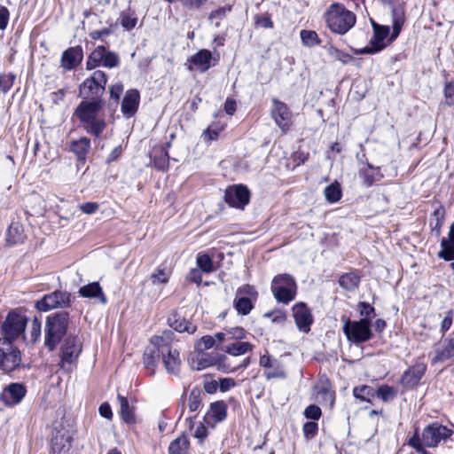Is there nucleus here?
Instances as JSON below:
<instances>
[{
    "label": "nucleus",
    "mask_w": 454,
    "mask_h": 454,
    "mask_svg": "<svg viewBox=\"0 0 454 454\" xmlns=\"http://www.w3.org/2000/svg\"><path fill=\"white\" fill-rule=\"evenodd\" d=\"M452 434L453 431L450 428L435 421L428 424L421 433L416 427L413 435L408 441V445L418 453L428 454L427 448H436L445 444Z\"/></svg>",
    "instance_id": "nucleus-1"
},
{
    "label": "nucleus",
    "mask_w": 454,
    "mask_h": 454,
    "mask_svg": "<svg viewBox=\"0 0 454 454\" xmlns=\"http://www.w3.org/2000/svg\"><path fill=\"white\" fill-rule=\"evenodd\" d=\"M102 106L101 101H82L74 112L82 127L96 137H100L106 127L105 119L98 116Z\"/></svg>",
    "instance_id": "nucleus-2"
},
{
    "label": "nucleus",
    "mask_w": 454,
    "mask_h": 454,
    "mask_svg": "<svg viewBox=\"0 0 454 454\" xmlns=\"http://www.w3.org/2000/svg\"><path fill=\"white\" fill-rule=\"evenodd\" d=\"M328 28L335 34L345 35L356 24V15L341 4H332L325 13Z\"/></svg>",
    "instance_id": "nucleus-3"
},
{
    "label": "nucleus",
    "mask_w": 454,
    "mask_h": 454,
    "mask_svg": "<svg viewBox=\"0 0 454 454\" xmlns=\"http://www.w3.org/2000/svg\"><path fill=\"white\" fill-rule=\"evenodd\" d=\"M69 324V313L59 311L50 315L46 319L44 345L50 351L55 349L66 335Z\"/></svg>",
    "instance_id": "nucleus-4"
},
{
    "label": "nucleus",
    "mask_w": 454,
    "mask_h": 454,
    "mask_svg": "<svg viewBox=\"0 0 454 454\" xmlns=\"http://www.w3.org/2000/svg\"><path fill=\"white\" fill-rule=\"evenodd\" d=\"M107 76L104 71L96 70L91 76L85 79L80 85V96L84 99L83 101H101Z\"/></svg>",
    "instance_id": "nucleus-5"
},
{
    "label": "nucleus",
    "mask_w": 454,
    "mask_h": 454,
    "mask_svg": "<svg viewBox=\"0 0 454 454\" xmlns=\"http://www.w3.org/2000/svg\"><path fill=\"white\" fill-rule=\"evenodd\" d=\"M27 323V318L22 313L17 311L9 312L2 326L4 337L1 339L11 342L19 338L25 340Z\"/></svg>",
    "instance_id": "nucleus-6"
},
{
    "label": "nucleus",
    "mask_w": 454,
    "mask_h": 454,
    "mask_svg": "<svg viewBox=\"0 0 454 454\" xmlns=\"http://www.w3.org/2000/svg\"><path fill=\"white\" fill-rule=\"evenodd\" d=\"M296 283L289 274L276 276L271 284V291L278 302L288 303L293 301L296 294Z\"/></svg>",
    "instance_id": "nucleus-7"
},
{
    "label": "nucleus",
    "mask_w": 454,
    "mask_h": 454,
    "mask_svg": "<svg viewBox=\"0 0 454 454\" xmlns=\"http://www.w3.org/2000/svg\"><path fill=\"white\" fill-rule=\"evenodd\" d=\"M343 332L347 339L353 343H364L372 337L369 318H361L358 321L347 320L343 325Z\"/></svg>",
    "instance_id": "nucleus-8"
},
{
    "label": "nucleus",
    "mask_w": 454,
    "mask_h": 454,
    "mask_svg": "<svg viewBox=\"0 0 454 454\" xmlns=\"http://www.w3.org/2000/svg\"><path fill=\"white\" fill-rule=\"evenodd\" d=\"M120 57L114 51H107L105 46H98L88 57L86 68L94 69L97 67L114 68L120 65Z\"/></svg>",
    "instance_id": "nucleus-9"
},
{
    "label": "nucleus",
    "mask_w": 454,
    "mask_h": 454,
    "mask_svg": "<svg viewBox=\"0 0 454 454\" xmlns=\"http://www.w3.org/2000/svg\"><path fill=\"white\" fill-rule=\"evenodd\" d=\"M21 363V353L12 342L0 339V370L11 372Z\"/></svg>",
    "instance_id": "nucleus-10"
},
{
    "label": "nucleus",
    "mask_w": 454,
    "mask_h": 454,
    "mask_svg": "<svg viewBox=\"0 0 454 454\" xmlns=\"http://www.w3.org/2000/svg\"><path fill=\"white\" fill-rule=\"evenodd\" d=\"M70 297L71 294L69 293L54 291L49 294H45L40 301H36L35 307L41 311L64 308L69 305Z\"/></svg>",
    "instance_id": "nucleus-11"
},
{
    "label": "nucleus",
    "mask_w": 454,
    "mask_h": 454,
    "mask_svg": "<svg viewBox=\"0 0 454 454\" xmlns=\"http://www.w3.org/2000/svg\"><path fill=\"white\" fill-rule=\"evenodd\" d=\"M270 114L283 132H286L289 129L292 123V114L284 102L273 98Z\"/></svg>",
    "instance_id": "nucleus-12"
},
{
    "label": "nucleus",
    "mask_w": 454,
    "mask_h": 454,
    "mask_svg": "<svg viewBox=\"0 0 454 454\" xmlns=\"http://www.w3.org/2000/svg\"><path fill=\"white\" fill-rule=\"evenodd\" d=\"M372 25L373 27V37L371 39L372 46H367L360 50L359 53L361 54H374L385 47L383 41L389 35V27L379 25L373 20L372 21Z\"/></svg>",
    "instance_id": "nucleus-13"
},
{
    "label": "nucleus",
    "mask_w": 454,
    "mask_h": 454,
    "mask_svg": "<svg viewBox=\"0 0 454 454\" xmlns=\"http://www.w3.org/2000/svg\"><path fill=\"white\" fill-rule=\"evenodd\" d=\"M250 193L248 189L243 185H236L226 189L224 200L231 207L244 208L249 202Z\"/></svg>",
    "instance_id": "nucleus-14"
},
{
    "label": "nucleus",
    "mask_w": 454,
    "mask_h": 454,
    "mask_svg": "<svg viewBox=\"0 0 454 454\" xmlns=\"http://www.w3.org/2000/svg\"><path fill=\"white\" fill-rule=\"evenodd\" d=\"M81 350L82 347L78 338L74 336L67 337L61 346V366L64 367L65 364H73L77 359Z\"/></svg>",
    "instance_id": "nucleus-15"
},
{
    "label": "nucleus",
    "mask_w": 454,
    "mask_h": 454,
    "mask_svg": "<svg viewBox=\"0 0 454 454\" xmlns=\"http://www.w3.org/2000/svg\"><path fill=\"white\" fill-rule=\"evenodd\" d=\"M220 59L219 53L214 55L208 50H200L197 53L192 55L190 59V62L200 72L205 73L211 67H215L218 64Z\"/></svg>",
    "instance_id": "nucleus-16"
},
{
    "label": "nucleus",
    "mask_w": 454,
    "mask_h": 454,
    "mask_svg": "<svg viewBox=\"0 0 454 454\" xmlns=\"http://www.w3.org/2000/svg\"><path fill=\"white\" fill-rule=\"evenodd\" d=\"M426 370L427 365L423 363L414 364L403 372L400 380L401 384L406 389L415 387L425 374Z\"/></svg>",
    "instance_id": "nucleus-17"
},
{
    "label": "nucleus",
    "mask_w": 454,
    "mask_h": 454,
    "mask_svg": "<svg viewBox=\"0 0 454 454\" xmlns=\"http://www.w3.org/2000/svg\"><path fill=\"white\" fill-rule=\"evenodd\" d=\"M26 393V387L22 384L11 383L3 390L1 394V400L7 406H14L22 401Z\"/></svg>",
    "instance_id": "nucleus-18"
},
{
    "label": "nucleus",
    "mask_w": 454,
    "mask_h": 454,
    "mask_svg": "<svg viewBox=\"0 0 454 454\" xmlns=\"http://www.w3.org/2000/svg\"><path fill=\"white\" fill-rule=\"evenodd\" d=\"M295 324L300 331L308 333L313 322L309 309L302 302L297 303L293 308Z\"/></svg>",
    "instance_id": "nucleus-19"
},
{
    "label": "nucleus",
    "mask_w": 454,
    "mask_h": 454,
    "mask_svg": "<svg viewBox=\"0 0 454 454\" xmlns=\"http://www.w3.org/2000/svg\"><path fill=\"white\" fill-rule=\"evenodd\" d=\"M83 59V51L81 46H74L63 51L60 66L66 70H71L80 65Z\"/></svg>",
    "instance_id": "nucleus-20"
},
{
    "label": "nucleus",
    "mask_w": 454,
    "mask_h": 454,
    "mask_svg": "<svg viewBox=\"0 0 454 454\" xmlns=\"http://www.w3.org/2000/svg\"><path fill=\"white\" fill-rule=\"evenodd\" d=\"M140 94L137 90L130 89L125 93L121 102V112L127 118L131 117L137 111Z\"/></svg>",
    "instance_id": "nucleus-21"
},
{
    "label": "nucleus",
    "mask_w": 454,
    "mask_h": 454,
    "mask_svg": "<svg viewBox=\"0 0 454 454\" xmlns=\"http://www.w3.org/2000/svg\"><path fill=\"white\" fill-rule=\"evenodd\" d=\"M317 395L325 404L332 407L335 400V393L332 389L330 380L326 377H322L315 386Z\"/></svg>",
    "instance_id": "nucleus-22"
},
{
    "label": "nucleus",
    "mask_w": 454,
    "mask_h": 454,
    "mask_svg": "<svg viewBox=\"0 0 454 454\" xmlns=\"http://www.w3.org/2000/svg\"><path fill=\"white\" fill-rule=\"evenodd\" d=\"M161 356V349L151 344L145 348L143 356V364L150 375H153L158 361Z\"/></svg>",
    "instance_id": "nucleus-23"
},
{
    "label": "nucleus",
    "mask_w": 454,
    "mask_h": 454,
    "mask_svg": "<svg viewBox=\"0 0 454 454\" xmlns=\"http://www.w3.org/2000/svg\"><path fill=\"white\" fill-rule=\"evenodd\" d=\"M437 256L445 261L454 260V223L450 227L448 238H442L441 240V250Z\"/></svg>",
    "instance_id": "nucleus-24"
},
{
    "label": "nucleus",
    "mask_w": 454,
    "mask_h": 454,
    "mask_svg": "<svg viewBox=\"0 0 454 454\" xmlns=\"http://www.w3.org/2000/svg\"><path fill=\"white\" fill-rule=\"evenodd\" d=\"M78 294L80 296L89 299H97L102 304H106L107 300L98 282H92L82 286Z\"/></svg>",
    "instance_id": "nucleus-25"
},
{
    "label": "nucleus",
    "mask_w": 454,
    "mask_h": 454,
    "mask_svg": "<svg viewBox=\"0 0 454 454\" xmlns=\"http://www.w3.org/2000/svg\"><path fill=\"white\" fill-rule=\"evenodd\" d=\"M227 413V405L223 401H218L210 404L209 411L204 417L206 423L209 424V419H212L215 423L222 422L225 419Z\"/></svg>",
    "instance_id": "nucleus-26"
},
{
    "label": "nucleus",
    "mask_w": 454,
    "mask_h": 454,
    "mask_svg": "<svg viewBox=\"0 0 454 454\" xmlns=\"http://www.w3.org/2000/svg\"><path fill=\"white\" fill-rule=\"evenodd\" d=\"M161 356L168 373L176 375L181 364L179 352L176 349H168Z\"/></svg>",
    "instance_id": "nucleus-27"
},
{
    "label": "nucleus",
    "mask_w": 454,
    "mask_h": 454,
    "mask_svg": "<svg viewBox=\"0 0 454 454\" xmlns=\"http://www.w3.org/2000/svg\"><path fill=\"white\" fill-rule=\"evenodd\" d=\"M69 149L80 162L84 163L90 149V140L85 137L74 140L71 142Z\"/></svg>",
    "instance_id": "nucleus-28"
},
{
    "label": "nucleus",
    "mask_w": 454,
    "mask_h": 454,
    "mask_svg": "<svg viewBox=\"0 0 454 454\" xmlns=\"http://www.w3.org/2000/svg\"><path fill=\"white\" fill-rule=\"evenodd\" d=\"M26 239L24 229L19 222H12L6 232V242L9 246L22 243Z\"/></svg>",
    "instance_id": "nucleus-29"
},
{
    "label": "nucleus",
    "mask_w": 454,
    "mask_h": 454,
    "mask_svg": "<svg viewBox=\"0 0 454 454\" xmlns=\"http://www.w3.org/2000/svg\"><path fill=\"white\" fill-rule=\"evenodd\" d=\"M174 339V332L172 330H165L162 332L161 335L152 337L150 343L161 349V354H164L168 349H172L171 344Z\"/></svg>",
    "instance_id": "nucleus-30"
},
{
    "label": "nucleus",
    "mask_w": 454,
    "mask_h": 454,
    "mask_svg": "<svg viewBox=\"0 0 454 454\" xmlns=\"http://www.w3.org/2000/svg\"><path fill=\"white\" fill-rule=\"evenodd\" d=\"M454 356V338L445 340L442 348L435 349L433 363L442 362Z\"/></svg>",
    "instance_id": "nucleus-31"
},
{
    "label": "nucleus",
    "mask_w": 454,
    "mask_h": 454,
    "mask_svg": "<svg viewBox=\"0 0 454 454\" xmlns=\"http://www.w3.org/2000/svg\"><path fill=\"white\" fill-rule=\"evenodd\" d=\"M254 345L247 341H235L223 348V351L231 356H241L253 350Z\"/></svg>",
    "instance_id": "nucleus-32"
},
{
    "label": "nucleus",
    "mask_w": 454,
    "mask_h": 454,
    "mask_svg": "<svg viewBox=\"0 0 454 454\" xmlns=\"http://www.w3.org/2000/svg\"><path fill=\"white\" fill-rule=\"evenodd\" d=\"M168 324L171 328L179 333H193L196 331V326L192 323L186 321L184 318L176 317L175 315L173 318H168Z\"/></svg>",
    "instance_id": "nucleus-33"
},
{
    "label": "nucleus",
    "mask_w": 454,
    "mask_h": 454,
    "mask_svg": "<svg viewBox=\"0 0 454 454\" xmlns=\"http://www.w3.org/2000/svg\"><path fill=\"white\" fill-rule=\"evenodd\" d=\"M190 446V442L184 434L173 440L168 446V454H184Z\"/></svg>",
    "instance_id": "nucleus-34"
},
{
    "label": "nucleus",
    "mask_w": 454,
    "mask_h": 454,
    "mask_svg": "<svg viewBox=\"0 0 454 454\" xmlns=\"http://www.w3.org/2000/svg\"><path fill=\"white\" fill-rule=\"evenodd\" d=\"M360 282V277L355 272H348L343 274L340 279V286L347 291L355 290Z\"/></svg>",
    "instance_id": "nucleus-35"
},
{
    "label": "nucleus",
    "mask_w": 454,
    "mask_h": 454,
    "mask_svg": "<svg viewBox=\"0 0 454 454\" xmlns=\"http://www.w3.org/2000/svg\"><path fill=\"white\" fill-rule=\"evenodd\" d=\"M117 398L120 404V415L121 419L126 423L135 422V417L131 409L129 408L128 399L121 395H118Z\"/></svg>",
    "instance_id": "nucleus-36"
},
{
    "label": "nucleus",
    "mask_w": 454,
    "mask_h": 454,
    "mask_svg": "<svg viewBox=\"0 0 454 454\" xmlns=\"http://www.w3.org/2000/svg\"><path fill=\"white\" fill-rule=\"evenodd\" d=\"M202 396H205V394L201 389L194 387L191 390L188 398V407L190 411L194 412L200 410Z\"/></svg>",
    "instance_id": "nucleus-37"
},
{
    "label": "nucleus",
    "mask_w": 454,
    "mask_h": 454,
    "mask_svg": "<svg viewBox=\"0 0 454 454\" xmlns=\"http://www.w3.org/2000/svg\"><path fill=\"white\" fill-rule=\"evenodd\" d=\"M153 166L159 170H167L168 168V155L163 149L154 151L153 154Z\"/></svg>",
    "instance_id": "nucleus-38"
},
{
    "label": "nucleus",
    "mask_w": 454,
    "mask_h": 454,
    "mask_svg": "<svg viewBox=\"0 0 454 454\" xmlns=\"http://www.w3.org/2000/svg\"><path fill=\"white\" fill-rule=\"evenodd\" d=\"M325 197L331 203L337 202L341 198V189L338 183L331 184L324 191Z\"/></svg>",
    "instance_id": "nucleus-39"
},
{
    "label": "nucleus",
    "mask_w": 454,
    "mask_h": 454,
    "mask_svg": "<svg viewBox=\"0 0 454 454\" xmlns=\"http://www.w3.org/2000/svg\"><path fill=\"white\" fill-rule=\"evenodd\" d=\"M353 395L363 402L371 403L370 397L374 395V390L367 385L358 386L354 387Z\"/></svg>",
    "instance_id": "nucleus-40"
},
{
    "label": "nucleus",
    "mask_w": 454,
    "mask_h": 454,
    "mask_svg": "<svg viewBox=\"0 0 454 454\" xmlns=\"http://www.w3.org/2000/svg\"><path fill=\"white\" fill-rule=\"evenodd\" d=\"M300 35L302 43L307 47H313L321 43L318 35L315 31L304 29L301 31Z\"/></svg>",
    "instance_id": "nucleus-41"
},
{
    "label": "nucleus",
    "mask_w": 454,
    "mask_h": 454,
    "mask_svg": "<svg viewBox=\"0 0 454 454\" xmlns=\"http://www.w3.org/2000/svg\"><path fill=\"white\" fill-rule=\"evenodd\" d=\"M235 308L239 314L247 315L253 309V304L248 297L236 298L234 301Z\"/></svg>",
    "instance_id": "nucleus-42"
},
{
    "label": "nucleus",
    "mask_w": 454,
    "mask_h": 454,
    "mask_svg": "<svg viewBox=\"0 0 454 454\" xmlns=\"http://www.w3.org/2000/svg\"><path fill=\"white\" fill-rule=\"evenodd\" d=\"M380 398L384 402H389L390 400L394 399L396 395V391L393 387L387 386V385H382L380 386L376 392H374V395Z\"/></svg>",
    "instance_id": "nucleus-43"
},
{
    "label": "nucleus",
    "mask_w": 454,
    "mask_h": 454,
    "mask_svg": "<svg viewBox=\"0 0 454 454\" xmlns=\"http://www.w3.org/2000/svg\"><path fill=\"white\" fill-rule=\"evenodd\" d=\"M171 271L166 268L159 267L151 276L153 284H166L168 282Z\"/></svg>",
    "instance_id": "nucleus-44"
},
{
    "label": "nucleus",
    "mask_w": 454,
    "mask_h": 454,
    "mask_svg": "<svg viewBox=\"0 0 454 454\" xmlns=\"http://www.w3.org/2000/svg\"><path fill=\"white\" fill-rule=\"evenodd\" d=\"M197 265L204 272L209 273L214 270L213 261L207 254H200L197 257Z\"/></svg>",
    "instance_id": "nucleus-45"
},
{
    "label": "nucleus",
    "mask_w": 454,
    "mask_h": 454,
    "mask_svg": "<svg viewBox=\"0 0 454 454\" xmlns=\"http://www.w3.org/2000/svg\"><path fill=\"white\" fill-rule=\"evenodd\" d=\"M15 79V74L12 73L0 74V90L4 94L7 93L12 87Z\"/></svg>",
    "instance_id": "nucleus-46"
},
{
    "label": "nucleus",
    "mask_w": 454,
    "mask_h": 454,
    "mask_svg": "<svg viewBox=\"0 0 454 454\" xmlns=\"http://www.w3.org/2000/svg\"><path fill=\"white\" fill-rule=\"evenodd\" d=\"M377 173L375 175L370 174L367 169H360L359 176L363 178L364 183L366 186H372L373 183L380 181L382 178V175L380 173V170H376Z\"/></svg>",
    "instance_id": "nucleus-47"
},
{
    "label": "nucleus",
    "mask_w": 454,
    "mask_h": 454,
    "mask_svg": "<svg viewBox=\"0 0 454 454\" xmlns=\"http://www.w3.org/2000/svg\"><path fill=\"white\" fill-rule=\"evenodd\" d=\"M137 19L134 14L121 13L120 17V23L123 27L129 30L137 25Z\"/></svg>",
    "instance_id": "nucleus-48"
},
{
    "label": "nucleus",
    "mask_w": 454,
    "mask_h": 454,
    "mask_svg": "<svg viewBox=\"0 0 454 454\" xmlns=\"http://www.w3.org/2000/svg\"><path fill=\"white\" fill-rule=\"evenodd\" d=\"M246 338V331L242 327H233L227 330V340L239 341Z\"/></svg>",
    "instance_id": "nucleus-49"
},
{
    "label": "nucleus",
    "mask_w": 454,
    "mask_h": 454,
    "mask_svg": "<svg viewBox=\"0 0 454 454\" xmlns=\"http://www.w3.org/2000/svg\"><path fill=\"white\" fill-rule=\"evenodd\" d=\"M329 54L343 64H347L352 59V56L338 50L335 47L329 48Z\"/></svg>",
    "instance_id": "nucleus-50"
},
{
    "label": "nucleus",
    "mask_w": 454,
    "mask_h": 454,
    "mask_svg": "<svg viewBox=\"0 0 454 454\" xmlns=\"http://www.w3.org/2000/svg\"><path fill=\"white\" fill-rule=\"evenodd\" d=\"M445 104L448 106L454 105V80L446 83L444 87Z\"/></svg>",
    "instance_id": "nucleus-51"
},
{
    "label": "nucleus",
    "mask_w": 454,
    "mask_h": 454,
    "mask_svg": "<svg viewBox=\"0 0 454 454\" xmlns=\"http://www.w3.org/2000/svg\"><path fill=\"white\" fill-rule=\"evenodd\" d=\"M358 309L363 318H369L370 320L375 315V309L372 306L366 302H359Z\"/></svg>",
    "instance_id": "nucleus-52"
},
{
    "label": "nucleus",
    "mask_w": 454,
    "mask_h": 454,
    "mask_svg": "<svg viewBox=\"0 0 454 454\" xmlns=\"http://www.w3.org/2000/svg\"><path fill=\"white\" fill-rule=\"evenodd\" d=\"M31 342H35L41 336V321L35 317L30 325Z\"/></svg>",
    "instance_id": "nucleus-53"
},
{
    "label": "nucleus",
    "mask_w": 454,
    "mask_h": 454,
    "mask_svg": "<svg viewBox=\"0 0 454 454\" xmlns=\"http://www.w3.org/2000/svg\"><path fill=\"white\" fill-rule=\"evenodd\" d=\"M304 416L307 419L317 420L321 417V409L315 404H310L305 409Z\"/></svg>",
    "instance_id": "nucleus-54"
},
{
    "label": "nucleus",
    "mask_w": 454,
    "mask_h": 454,
    "mask_svg": "<svg viewBox=\"0 0 454 454\" xmlns=\"http://www.w3.org/2000/svg\"><path fill=\"white\" fill-rule=\"evenodd\" d=\"M254 22L257 26L264 28H272L273 22L270 17L267 14L264 15H256L254 17Z\"/></svg>",
    "instance_id": "nucleus-55"
},
{
    "label": "nucleus",
    "mask_w": 454,
    "mask_h": 454,
    "mask_svg": "<svg viewBox=\"0 0 454 454\" xmlns=\"http://www.w3.org/2000/svg\"><path fill=\"white\" fill-rule=\"evenodd\" d=\"M215 342L214 337L209 335L203 336L198 342V348L201 351L209 349L215 345Z\"/></svg>",
    "instance_id": "nucleus-56"
},
{
    "label": "nucleus",
    "mask_w": 454,
    "mask_h": 454,
    "mask_svg": "<svg viewBox=\"0 0 454 454\" xmlns=\"http://www.w3.org/2000/svg\"><path fill=\"white\" fill-rule=\"evenodd\" d=\"M207 436V429L205 425L201 422L196 427L193 437L199 440L200 444H202Z\"/></svg>",
    "instance_id": "nucleus-57"
},
{
    "label": "nucleus",
    "mask_w": 454,
    "mask_h": 454,
    "mask_svg": "<svg viewBox=\"0 0 454 454\" xmlns=\"http://www.w3.org/2000/svg\"><path fill=\"white\" fill-rule=\"evenodd\" d=\"M231 12V6L218 8L211 12L208 19L213 21L214 20H223L226 17L227 13Z\"/></svg>",
    "instance_id": "nucleus-58"
},
{
    "label": "nucleus",
    "mask_w": 454,
    "mask_h": 454,
    "mask_svg": "<svg viewBox=\"0 0 454 454\" xmlns=\"http://www.w3.org/2000/svg\"><path fill=\"white\" fill-rule=\"evenodd\" d=\"M452 320H453V310L450 309L445 313V317H443V319L442 320V323H441V332L442 334H444L447 331H449V329L450 328V326L452 325Z\"/></svg>",
    "instance_id": "nucleus-59"
},
{
    "label": "nucleus",
    "mask_w": 454,
    "mask_h": 454,
    "mask_svg": "<svg viewBox=\"0 0 454 454\" xmlns=\"http://www.w3.org/2000/svg\"><path fill=\"white\" fill-rule=\"evenodd\" d=\"M317 432V424L316 422H306L303 425V434L307 439L312 438Z\"/></svg>",
    "instance_id": "nucleus-60"
},
{
    "label": "nucleus",
    "mask_w": 454,
    "mask_h": 454,
    "mask_svg": "<svg viewBox=\"0 0 454 454\" xmlns=\"http://www.w3.org/2000/svg\"><path fill=\"white\" fill-rule=\"evenodd\" d=\"M98 207L99 205L97 202H86L79 206L81 211L88 215L94 214Z\"/></svg>",
    "instance_id": "nucleus-61"
},
{
    "label": "nucleus",
    "mask_w": 454,
    "mask_h": 454,
    "mask_svg": "<svg viewBox=\"0 0 454 454\" xmlns=\"http://www.w3.org/2000/svg\"><path fill=\"white\" fill-rule=\"evenodd\" d=\"M219 133L214 129V126H208L202 133L205 141H213L218 138Z\"/></svg>",
    "instance_id": "nucleus-62"
},
{
    "label": "nucleus",
    "mask_w": 454,
    "mask_h": 454,
    "mask_svg": "<svg viewBox=\"0 0 454 454\" xmlns=\"http://www.w3.org/2000/svg\"><path fill=\"white\" fill-rule=\"evenodd\" d=\"M9 11L6 7L0 5V30H4L8 24Z\"/></svg>",
    "instance_id": "nucleus-63"
},
{
    "label": "nucleus",
    "mask_w": 454,
    "mask_h": 454,
    "mask_svg": "<svg viewBox=\"0 0 454 454\" xmlns=\"http://www.w3.org/2000/svg\"><path fill=\"white\" fill-rule=\"evenodd\" d=\"M123 91V85L120 82L113 84L110 87V97L115 100H118Z\"/></svg>",
    "instance_id": "nucleus-64"
}]
</instances>
